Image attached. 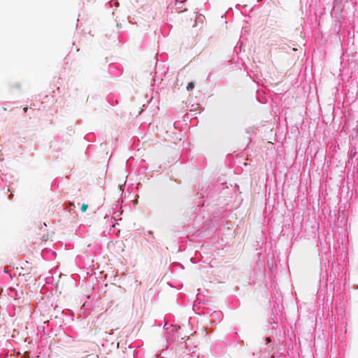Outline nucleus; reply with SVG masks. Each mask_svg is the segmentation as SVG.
<instances>
[{
	"instance_id": "nucleus-1",
	"label": "nucleus",
	"mask_w": 358,
	"mask_h": 358,
	"mask_svg": "<svg viewBox=\"0 0 358 358\" xmlns=\"http://www.w3.org/2000/svg\"><path fill=\"white\" fill-rule=\"evenodd\" d=\"M66 145V143L62 138L59 136L55 137L50 143V148L54 153V156L58 158L59 153L65 150Z\"/></svg>"
},
{
	"instance_id": "nucleus-11",
	"label": "nucleus",
	"mask_w": 358,
	"mask_h": 358,
	"mask_svg": "<svg viewBox=\"0 0 358 358\" xmlns=\"http://www.w3.org/2000/svg\"><path fill=\"white\" fill-rule=\"evenodd\" d=\"M147 169L146 167H142L141 168L140 171H145Z\"/></svg>"
},
{
	"instance_id": "nucleus-8",
	"label": "nucleus",
	"mask_w": 358,
	"mask_h": 358,
	"mask_svg": "<svg viewBox=\"0 0 358 358\" xmlns=\"http://www.w3.org/2000/svg\"><path fill=\"white\" fill-rule=\"evenodd\" d=\"M184 2H185V1H184V0H182V1H178V0H176V6H178V5H182Z\"/></svg>"
},
{
	"instance_id": "nucleus-10",
	"label": "nucleus",
	"mask_w": 358,
	"mask_h": 358,
	"mask_svg": "<svg viewBox=\"0 0 358 358\" xmlns=\"http://www.w3.org/2000/svg\"><path fill=\"white\" fill-rule=\"evenodd\" d=\"M266 344H268L271 341V338L269 337H267L266 338Z\"/></svg>"
},
{
	"instance_id": "nucleus-12",
	"label": "nucleus",
	"mask_w": 358,
	"mask_h": 358,
	"mask_svg": "<svg viewBox=\"0 0 358 358\" xmlns=\"http://www.w3.org/2000/svg\"><path fill=\"white\" fill-rule=\"evenodd\" d=\"M177 6V7H176V10H178V9H180V8L181 5H178V6Z\"/></svg>"
},
{
	"instance_id": "nucleus-15",
	"label": "nucleus",
	"mask_w": 358,
	"mask_h": 358,
	"mask_svg": "<svg viewBox=\"0 0 358 358\" xmlns=\"http://www.w3.org/2000/svg\"><path fill=\"white\" fill-rule=\"evenodd\" d=\"M24 110L26 112L27 110V108H24Z\"/></svg>"
},
{
	"instance_id": "nucleus-14",
	"label": "nucleus",
	"mask_w": 358,
	"mask_h": 358,
	"mask_svg": "<svg viewBox=\"0 0 358 358\" xmlns=\"http://www.w3.org/2000/svg\"><path fill=\"white\" fill-rule=\"evenodd\" d=\"M12 196H13V195H12V194H10V195L8 196V199H10L12 198Z\"/></svg>"
},
{
	"instance_id": "nucleus-6",
	"label": "nucleus",
	"mask_w": 358,
	"mask_h": 358,
	"mask_svg": "<svg viewBox=\"0 0 358 358\" xmlns=\"http://www.w3.org/2000/svg\"><path fill=\"white\" fill-rule=\"evenodd\" d=\"M87 208H88V206L85 203H83L81 206V210L83 212H85L87 209Z\"/></svg>"
},
{
	"instance_id": "nucleus-16",
	"label": "nucleus",
	"mask_w": 358,
	"mask_h": 358,
	"mask_svg": "<svg viewBox=\"0 0 358 358\" xmlns=\"http://www.w3.org/2000/svg\"><path fill=\"white\" fill-rule=\"evenodd\" d=\"M239 6H240V5H239V3H237V4H236V7L237 8V7H238Z\"/></svg>"
},
{
	"instance_id": "nucleus-4",
	"label": "nucleus",
	"mask_w": 358,
	"mask_h": 358,
	"mask_svg": "<svg viewBox=\"0 0 358 358\" xmlns=\"http://www.w3.org/2000/svg\"><path fill=\"white\" fill-rule=\"evenodd\" d=\"M195 83L194 82H190L187 84L186 88L187 91H191L194 88Z\"/></svg>"
},
{
	"instance_id": "nucleus-3",
	"label": "nucleus",
	"mask_w": 358,
	"mask_h": 358,
	"mask_svg": "<svg viewBox=\"0 0 358 358\" xmlns=\"http://www.w3.org/2000/svg\"><path fill=\"white\" fill-rule=\"evenodd\" d=\"M203 19H204V16L203 15L199 14V15H197L195 19V23L194 24V27H196L197 22H202L203 21Z\"/></svg>"
},
{
	"instance_id": "nucleus-13",
	"label": "nucleus",
	"mask_w": 358,
	"mask_h": 358,
	"mask_svg": "<svg viewBox=\"0 0 358 358\" xmlns=\"http://www.w3.org/2000/svg\"><path fill=\"white\" fill-rule=\"evenodd\" d=\"M187 10V8H184L182 10H179L178 12H184V11H186Z\"/></svg>"
},
{
	"instance_id": "nucleus-5",
	"label": "nucleus",
	"mask_w": 358,
	"mask_h": 358,
	"mask_svg": "<svg viewBox=\"0 0 358 358\" xmlns=\"http://www.w3.org/2000/svg\"><path fill=\"white\" fill-rule=\"evenodd\" d=\"M114 2V5L115 6V7H118L119 6V3L117 1H114V0H111L109 3L110 4V6L112 7L113 6V3Z\"/></svg>"
},
{
	"instance_id": "nucleus-2",
	"label": "nucleus",
	"mask_w": 358,
	"mask_h": 358,
	"mask_svg": "<svg viewBox=\"0 0 358 358\" xmlns=\"http://www.w3.org/2000/svg\"><path fill=\"white\" fill-rule=\"evenodd\" d=\"M127 358H143V354L141 350L135 349L132 346H129L124 352Z\"/></svg>"
},
{
	"instance_id": "nucleus-7",
	"label": "nucleus",
	"mask_w": 358,
	"mask_h": 358,
	"mask_svg": "<svg viewBox=\"0 0 358 358\" xmlns=\"http://www.w3.org/2000/svg\"><path fill=\"white\" fill-rule=\"evenodd\" d=\"M356 154H357L356 150L355 149V150H352L350 152V157H355Z\"/></svg>"
},
{
	"instance_id": "nucleus-9",
	"label": "nucleus",
	"mask_w": 358,
	"mask_h": 358,
	"mask_svg": "<svg viewBox=\"0 0 358 358\" xmlns=\"http://www.w3.org/2000/svg\"><path fill=\"white\" fill-rule=\"evenodd\" d=\"M147 234H149V235H152V236L153 235V231L152 230H148L147 231Z\"/></svg>"
}]
</instances>
